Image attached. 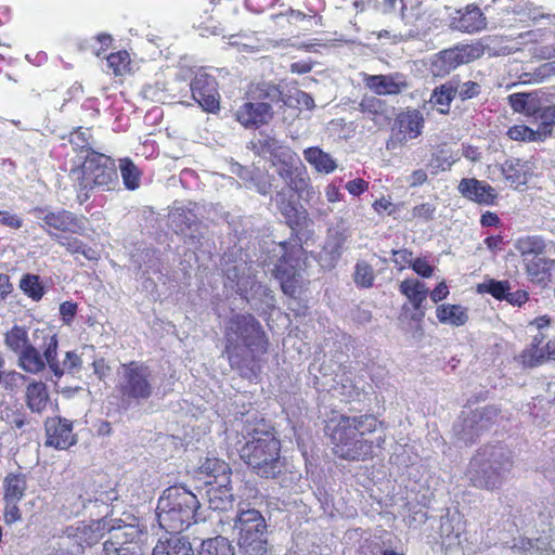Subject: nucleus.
Returning <instances> with one entry per match:
<instances>
[{"mask_svg": "<svg viewBox=\"0 0 555 555\" xmlns=\"http://www.w3.org/2000/svg\"><path fill=\"white\" fill-rule=\"evenodd\" d=\"M224 336L231 366L244 378H257L268 345L260 323L251 314H236L228 321Z\"/></svg>", "mask_w": 555, "mask_h": 555, "instance_id": "obj_1", "label": "nucleus"}, {"mask_svg": "<svg viewBox=\"0 0 555 555\" xmlns=\"http://www.w3.org/2000/svg\"><path fill=\"white\" fill-rule=\"evenodd\" d=\"M379 422L372 415L347 416L333 415L325 426L331 439L333 452L347 461H364L374 454V448H382L385 437L379 435L374 440L367 434L377 431Z\"/></svg>", "mask_w": 555, "mask_h": 555, "instance_id": "obj_2", "label": "nucleus"}, {"mask_svg": "<svg viewBox=\"0 0 555 555\" xmlns=\"http://www.w3.org/2000/svg\"><path fill=\"white\" fill-rule=\"evenodd\" d=\"M244 443L238 448L241 459L260 477L275 478L283 468L280 440L263 421L246 424L242 429Z\"/></svg>", "mask_w": 555, "mask_h": 555, "instance_id": "obj_3", "label": "nucleus"}, {"mask_svg": "<svg viewBox=\"0 0 555 555\" xmlns=\"http://www.w3.org/2000/svg\"><path fill=\"white\" fill-rule=\"evenodd\" d=\"M69 179L79 204L88 201L93 191H111L118 184L114 160L95 152L88 153L80 166L70 169Z\"/></svg>", "mask_w": 555, "mask_h": 555, "instance_id": "obj_4", "label": "nucleus"}, {"mask_svg": "<svg viewBox=\"0 0 555 555\" xmlns=\"http://www.w3.org/2000/svg\"><path fill=\"white\" fill-rule=\"evenodd\" d=\"M197 496L184 487H169L158 499L156 516L158 525L167 533H180L197 522Z\"/></svg>", "mask_w": 555, "mask_h": 555, "instance_id": "obj_5", "label": "nucleus"}, {"mask_svg": "<svg viewBox=\"0 0 555 555\" xmlns=\"http://www.w3.org/2000/svg\"><path fill=\"white\" fill-rule=\"evenodd\" d=\"M209 520L220 527L221 533L236 532L237 544L244 555H264L267 553V522L255 508L240 511L233 519L220 515Z\"/></svg>", "mask_w": 555, "mask_h": 555, "instance_id": "obj_6", "label": "nucleus"}, {"mask_svg": "<svg viewBox=\"0 0 555 555\" xmlns=\"http://www.w3.org/2000/svg\"><path fill=\"white\" fill-rule=\"evenodd\" d=\"M513 467L511 453L502 447H486L472 459L467 478L479 489L493 490L503 483Z\"/></svg>", "mask_w": 555, "mask_h": 555, "instance_id": "obj_7", "label": "nucleus"}, {"mask_svg": "<svg viewBox=\"0 0 555 555\" xmlns=\"http://www.w3.org/2000/svg\"><path fill=\"white\" fill-rule=\"evenodd\" d=\"M118 390L121 402L131 406L147 401L159 388L153 371L140 362L122 364L119 371Z\"/></svg>", "mask_w": 555, "mask_h": 555, "instance_id": "obj_8", "label": "nucleus"}, {"mask_svg": "<svg viewBox=\"0 0 555 555\" xmlns=\"http://www.w3.org/2000/svg\"><path fill=\"white\" fill-rule=\"evenodd\" d=\"M34 216L39 220V225L53 240L61 238V232L83 234L86 232L87 218L77 216L66 209L35 208Z\"/></svg>", "mask_w": 555, "mask_h": 555, "instance_id": "obj_9", "label": "nucleus"}, {"mask_svg": "<svg viewBox=\"0 0 555 555\" xmlns=\"http://www.w3.org/2000/svg\"><path fill=\"white\" fill-rule=\"evenodd\" d=\"M4 344L17 354L18 366L26 373H35L41 367V360L31 346V334L26 327L14 325L5 333Z\"/></svg>", "mask_w": 555, "mask_h": 555, "instance_id": "obj_10", "label": "nucleus"}, {"mask_svg": "<svg viewBox=\"0 0 555 555\" xmlns=\"http://www.w3.org/2000/svg\"><path fill=\"white\" fill-rule=\"evenodd\" d=\"M31 346L41 360V367L34 374H39L49 366L56 377L62 376L61 364L57 359L59 340L53 328L43 326L31 332Z\"/></svg>", "mask_w": 555, "mask_h": 555, "instance_id": "obj_11", "label": "nucleus"}, {"mask_svg": "<svg viewBox=\"0 0 555 555\" xmlns=\"http://www.w3.org/2000/svg\"><path fill=\"white\" fill-rule=\"evenodd\" d=\"M99 527V524L86 525L83 522L68 527L66 535L60 539L57 546H53L51 553L63 554L65 552L67 555H78L86 546H91L99 541L101 537Z\"/></svg>", "mask_w": 555, "mask_h": 555, "instance_id": "obj_12", "label": "nucleus"}, {"mask_svg": "<svg viewBox=\"0 0 555 555\" xmlns=\"http://www.w3.org/2000/svg\"><path fill=\"white\" fill-rule=\"evenodd\" d=\"M192 98L208 113H216L220 108V94L216 78L205 69L199 68L190 83Z\"/></svg>", "mask_w": 555, "mask_h": 555, "instance_id": "obj_13", "label": "nucleus"}, {"mask_svg": "<svg viewBox=\"0 0 555 555\" xmlns=\"http://www.w3.org/2000/svg\"><path fill=\"white\" fill-rule=\"evenodd\" d=\"M276 173L285 181L288 189L299 192L306 186L302 177L305 168L297 154L289 147L280 152V155L272 162Z\"/></svg>", "mask_w": 555, "mask_h": 555, "instance_id": "obj_14", "label": "nucleus"}, {"mask_svg": "<svg viewBox=\"0 0 555 555\" xmlns=\"http://www.w3.org/2000/svg\"><path fill=\"white\" fill-rule=\"evenodd\" d=\"M348 237V228L343 222L328 229L327 238L320 255V262L323 268L332 269L335 267Z\"/></svg>", "mask_w": 555, "mask_h": 555, "instance_id": "obj_15", "label": "nucleus"}, {"mask_svg": "<svg viewBox=\"0 0 555 555\" xmlns=\"http://www.w3.org/2000/svg\"><path fill=\"white\" fill-rule=\"evenodd\" d=\"M273 251L278 257L272 272L280 280L281 287L285 294L293 295L296 287L297 270L292 259L287 256V244L279 243L274 246Z\"/></svg>", "mask_w": 555, "mask_h": 555, "instance_id": "obj_16", "label": "nucleus"}, {"mask_svg": "<svg viewBox=\"0 0 555 555\" xmlns=\"http://www.w3.org/2000/svg\"><path fill=\"white\" fill-rule=\"evenodd\" d=\"M363 82L365 87L377 95H397L409 87L405 76L401 73L365 75Z\"/></svg>", "mask_w": 555, "mask_h": 555, "instance_id": "obj_17", "label": "nucleus"}, {"mask_svg": "<svg viewBox=\"0 0 555 555\" xmlns=\"http://www.w3.org/2000/svg\"><path fill=\"white\" fill-rule=\"evenodd\" d=\"M44 427L47 446L60 450H65L76 442L73 435L72 422L66 418L49 417L44 423Z\"/></svg>", "mask_w": 555, "mask_h": 555, "instance_id": "obj_18", "label": "nucleus"}, {"mask_svg": "<svg viewBox=\"0 0 555 555\" xmlns=\"http://www.w3.org/2000/svg\"><path fill=\"white\" fill-rule=\"evenodd\" d=\"M272 116V106L264 102H246L235 113L236 120L245 128H259Z\"/></svg>", "mask_w": 555, "mask_h": 555, "instance_id": "obj_19", "label": "nucleus"}, {"mask_svg": "<svg viewBox=\"0 0 555 555\" xmlns=\"http://www.w3.org/2000/svg\"><path fill=\"white\" fill-rule=\"evenodd\" d=\"M450 26L452 29L473 34L486 28L487 22L481 10L469 4L461 10H455L453 15H450Z\"/></svg>", "mask_w": 555, "mask_h": 555, "instance_id": "obj_20", "label": "nucleus"}, {"mask_svg": "<svg viewBox=\"0 0 555 555\" xmlns=\"http://www.w3.org/2000/svg\"><path fill=\"white\" fill-rule=\"evenodd\" d=\"M457 190L463 197L481 205H493L498 196L494 188L475 178L462 179Z\"/></svg>", "mask_w": 555, "mask_h": 555, "instance_id": "obj_21", "label": "nucleus"}, {"mask_svg": "<svg viewBox=\"0 0 555 555\" xmlns=\"http://www.w3.org/2000/svg\"><path fill=\"white\" fill-rule=\"evenodd\" d=\"M424 116L418 109L408 108L396 117L395 126L398 129L400 142H406L420 137L424 128Z\"/></svg>", "mask_w": 555, "mask_h": 555, "instance_id": "obj_22", "label": "nucleus"}, {"mask_svg": "<svg viewBox=\"0 0 555 555\" xmlns=\"http://www.w3.org/2000/svg\"><path fill=\"white\" fill-rule=\"evenodd\" d=\"M411 0L401 7V17L406 26L410 28L404 33H400L399 39H406L417 36L421 31L426 28V17L418 5L413 3ZM397 38V36H395Z\"/></svg>", "mask_w": 555, "mask_h": 555, "instance_id": "obj_23", "label": "nucleus"}, {"mask_svg": "<svg viewBox=\"0 0 555 555\" xmlns=\"http://www.w3.org/2000/svg\"><path fill=\"white\" fill-rule=\"evenodd\" d=\"M206 496L209 508L215 512H225L233 506L234 495L230 482L208 486Z\"/></svg>", "mask_w": 555, "mask_h": 555, "instance_id": "obj_24", "label": "nucleus"}, {"mask_svg": "<svg viewBox=\"0 0 555 555\" xmlns=\"http://www.w3.org/2000/svg\"><path fill=\"white\" fill-rule=\"evenodd\" d=\"M199 469L201 474L207 477V480L205 481L207 486L231 482V468L224 461L215 457L206 459Z\"/></svg>", "mask_w": 555, "mask_h": 555, "instance_id": "obj_25", "label": "nucleus"}, {"mask_svg": "<svg viewBox=\"0 0 555 555\" xmlns=\"http://www.w3.org/2000/svg\"><path fill=\"white\" fill-rule=\"evenodd\" d=\"M25 402L33 413L41 414L49 402L47 386L42 382H31L25 389Z\"/></svg>", "mask_w": 555, "mask_h": 555, "instance_id": "obj_26", "label": "nucleus"}, {"mask_svg": "<svg viewBox=\"0 0 555 555\" xmlns=\"http://www.w3.org/2000/svg\"><path fill=\"white\" fill-rule=\"evenodd\" d=\"M2 487L4 501H21L27 490V476L22 472L8 473Z\"/></svg>", "mask_w": 555, "mask_h": 555, "instance_id": "obj_27", "label": "nucleus"}, {"mask_svg": "<svg viewBox=\"0 0 555 555\" xmlns=\"http://www.w3.org/2000/svg\"><path fill=\"white\" fill-rule=\"evenodd\" d=\"M153 555H195V553L186 538L172 535L166 540H159L153 550Z\"/></svg>", "mask_w": 555, "mask_h": 555, "instance_id": "obj_28", "label": "nucleus"}, {"mask_svg": "<svg viewBox=\"0 0 555 555\" xmlns=\"http://www.w3.org/2000/svg\"><path fill=\"white\" fill-rule=\"evenodd\" d=\"M436 317L442 324L459 327L468 321V309L461 305L443 304L437 307Z\"/></svg>", "mask_w": 555, "mask_h": 555, "instance_id": "obj_29", "label": "nucleus"}, {"mask_svg": "<svg viewBox=\"0 0 555 555\" xmlns=\"http://www.w3.org/2000/svg\"><path fill=\"white\" fill-rule=\"evenodd\" d=\"M514 247L520 254L522 260H527L544 254L546 244L540 235H524L514 242Z\"/></svg>", "mask_w": 555, "mask_h": 555, "instance_id": "obj_30", "label": "nucleus"}, {"mask_svg": "<svg viewBox=\"0 0 555 555\" xmlns=\"http://www.w3.org/2000/svg\"><path fill=\"white\" fill-rule=\"evenodd\" d=\"M196 216L182 204L175 203L168 215L170 227L176 233H184L195 223Z\"/></svg>", "mask_w": 555, "mask_h": 555, "instance_id": "obj_31", "label": "nucleus"}, {"mask_svg": "<svg viewBox=\"0 0 555 555\" xmlns=\"http://www.w3.org/2000/svg\"><path fill=\"white\" fill-rule=\"evenodd\" d=\"M399 291L412 304L414 309H420L428 295L425 283L416 279H406L400 283Z\"/></svg>", "mask_w": 555, "mask_h": 555, "instance_id": "obj_32", "label": "nucleus"}, {"mask_svg": "<svg viewBox=\"0 0 555 555\" xmlns=\"http://www.w3.org/2000/svg\"><path fill=\"white\" fill-rule=\"evenodd\" d=\"M304 157L318 172L331 173L337 168L333 157L319 147L306 149Z\"/></svg>", "mask_w": 555, "mask_h": 555, "instance_id": "obj_33", "label": "nucleus"}, {"mask_svg": "<svg viewBox=\"0 0 555 555\" xmlns=\"http://www.w3.org/2000/svg\"><path fill=\"white\" fill-rule=\"evenodd\" d=\"M551 261L542 257H532L524 260L525 271L532 283L546 284L550 280L548 263Z\"/></svg>", "mask_w": 555, "mask_h": 555, "instance_id": "obj_34", "label": "nucleus"}, {"mask_svg": "<svg viewBox=\"0 0 555 555\" xmlns=\"http://www.w3.org/2000/svg\"><path fill=\"white\" fill-rule=\"evenodd\" d=\"M254 151L262 157H270L273 162L280 152L289 149L279 140L268 134H260V138L251 142Z\"/></svg>", "mask_w": 555, "mask_h": 555, "instance_id": "obj_35", "label": "nucleus"}, {"mask_svg": "<svg viewBox=\"0 0 555 555\" xmlns=\"http://www.w3.org/2000/svg\"><path fill=\"white\" fill-rule=\"evenodd\" d=\"M541 338L537 336L533 338L531 345L524 349L516 360L525 367H534L546 360L544 347H540Z\"/></svg>", "mask_w": 555, "mask_h": 555, "instance_id": "obj_36", "label": "nucleus"}, {"mask_svg": "<svg viewBox=\"0 0 555 555\" xmlns=\"http://www.w3.org/2000/svg\"><path fill=\"white\" fill-rule=\"evenodd\" d=\"M198 555H235V553L228 538L217 535L202 542Z\"/></svg>", "mask_w": 555, "mask_h": 555, "instance_id": "obj_37", "label": "nucleus"}, {"mask_svg": "<svg viewBox=\"0 0 555 555\" xmlns=\"http://www.w3.org/2000/svg\"><path fill=\"white\" fill-rule=\"evenodd\" d=\"M291 189L281 191L276 194V206L281 214L286 218L289 224L298 222L297 204L294 201V195Z\"/></svg>", "mask_w": 555, "mask_h": 555, "instance_id": "obj_38", "label": "nucleus"}, {"mask_svg": "<svg viewBox=\"0 0 555 555\" xmlns=\"http://www.w3.org/2000/svg\"><path fill=\"white\" fill-rule=\"evenodd\" d=\"M20 289L34 301H39L46 291L39 275L33 273L24 274L18 284Z\"/></svg>", "mask_w": 555, "mask_h": 555, "instance_id": "obj_39", "label": "nucleus"}, {"mask_svg": "<svg viewBox=\"0 0 555 555\" xmlns=\"http://www.w3.org/2000/svg\"><path fill=\"white\" fill-rule=\"evenodd\" d=\"M455 96V89H452V83L447 82L439 88H436L430 96V103L441 114L449 112L450 104Z\"/></svg>", "mask_w": 555, "mask_h": 555, "instance_id": "obj_40", "label": "nucleus"}, {"mask_svg": "<svg viewBox=\"0 0 555 555\" xmlns=\"http://www.w3.org/2000/svg\"><path fill=\"white\" fill-rule=\"evenodd\" d=\"M229 44L246 53H256L266 49V42L254 35H231Z\"/></svg>", "mask_w": 555, "mask_h": 555, "instance_id": "obj_41", "label": "nucleus"}, {"mask_svg": "<svg viewBox=\"0 0 555 555\" xmlns=\"http://www.w3.org/2000/svg\"><path fill=\"white\" fill-rule=\"evenodd\" d=\"M514 548L522 551L525 555H545L548 551L555 552V542L547 541L546 538L537 539L535 542L530 539H520Z\"/></svg>", "mask_w": 555, "mask_h": 555, "instance_id": "obj_42", "label": "nucleus"}, {"mask_svg": "<svg viewBox=\"0 0 555 555\" xmlns=\"http://www.w3.org/2000/svg\"><path fill=\"white\" fill-rule=\"evenodd\" d=\"M113 538L116 539V542L106 540L103 544V555H142L140 547L138 545H125V543L119 542L121 538L120 530H116L113 533Z\"/></svg>", "mask_w": 555, "mask_h": 555, "instance_id": "obj_43", "label": "nucleus"}, {"mask_svg": "<svg viewBox=\"0 0 555 555\" xmlns=\"http://www.w3.org/2000/svg\"><path fill=\"white\" fill-rule=\"evenodd\" d=\"M508 291H511V283L506 280L498 281L494 279H488L477 285L478 294H490L498 300H505Z\"/></svg>", "mask_w": 555, "mask_h": 555, "instance_id": "obj_44", "label": "nucleus"}, {"mask_svg": "<svg viewBox=\"0 0 555 555\" xmlns=\"http://www.w3.org/2000/svg\"><path fill=\"white\" fill-rule=\"evenodd\" d=\"M472 48L444 50L440 53V61L446 65L447 70L457 67L460 64L470 61L469 52Z\"/></svg>", "mask_w": 555, "mask_h": 555, "instance_id": "obj_45", "label": "nucleus"}, {"mask_svg": "<svg viewBox=\"0 0 555 555\" xmlns=\"http://www.w3.org/2000/svg\"><path fill=\"white\" fill-rule=\"evenodd\" d=\"M61 246H64L66 250L73 255L80 254L88 260L96 259V251L88 247L82 241L77 237L61 236L55 240Z\"/></svg>", "mask_w": 555, "mask_h": 555, "instance_id": "obj_46", "label": "nucleus"}, {"mask_svg": "<svg viewBox=\"0 0 555 555\" xmlns=\"http://www.w3.org/2000/svg\"><path fill=\"white\" fill-rule=\"evenodd\" d=\"M119 168L125 186L128 190L138 189L140 186L141 177L138 167L131 160L126 158L120 160Z\"/></svg>", "mask_w": 555, "mask_h": 555, "instance_id": "obj_47", "label": "nucleus"}, {"mask_svg": "<svg viewBox=\"0 0 555 555\" xmlns=\"http://www.w3.org/2000/svg\"><path fill=\"white\" fill-rule=\"evenodd\" d=\"M130 55L127 51H118L107 56V67L115 76H122L130 70Z\"/></svg>", "mask_w": 555, "mask_h": 555, "instance_id": "obj_48", "label": "nucleus"}, {"mask_svg": "<svg viewBox=\"0 0 555 555\" xmlns=\"http://www.w3.org/2000/svg\"><path fill=\"white\" fill-rule=\"evenodd\" d=\"M509 104L515 112L530 115L534 112V98L528 93H514L508 96Z\"/></svg>", "mask_w": 555, "mask_h": 555, "instance_id": "obj_49", "label": "nucleus"}, {"mask_svg": "<svg viewBox=\"0 0 555 555\" xmlns=\"http://www.w3.org/2000/svg\"><path fill=\"white\" fill-rule=\"evenodd\" d=\"M507 135L515 141H529L533 142L537 140L542 139V137H545L546 133L543 134L539 131H535L528 126L525 125H516L508 129Z\"/></svg>", "mask_w": 555, "mask_h": 555, "instance_id": "obj_50", "label": "nucleus"}, {"mask_svg": "<svg viewBox=\"0 0 555 555\" xmlns=\"http://www.w3.org/2000/svg\"><path fill=\"white\" fill-rule=\"evenodd\" d=\"M374 281L373 268L364 262H358L354 270V282L361 287H371Z\"/></svg>", "mask_w": 555, "mask_h": 555, "instance_id": "obj_51", "label": "nucleus"}, {"mask_svg": "<svg viewBox=\"0 0 555 555\" xmlns=\"http://www.w3.org/2000/svg\"><path fill=\"white\" fill-rule=\"evenodd\" d=\"M92 351H93V347H91V346H85L82 348L81 354H78L75 351H67L65 354V359L63 360L62 363H60L61 370H62V375L65 373V371L73 372L75 370L80 369V366L82 364L81 357L86 352H92Z\"/></svg>", "mask_w": 555, "mask_h": 555, "instance_id": "obj_52", "label": "nucleus"}, {"mask_svg": "<svg viewBox=\"0 0 555 555\" xmlns=\"http://www.w3.org/2000/svg\"><path fill=\"white\" fill-rule=\"evenodd\" d=\"M449 82L452 83V89H455V94H459L462 100L472 99L480 93V86L475 81L451 80Z\"/></svg>", "mask_w": 555, "mask_h": 555, "instance_id": "obj_53", "label": "nucleus"}, {"mask_svg": "<svg viewBox=\"0 0 555 555\" xmlns=\"http://www.w3.org/2000/svg\"><path fill=\"white\" fill-rule=\"evenodd\" d=\"M360 111L373 117L383 113L384 104L375 96H364L359 104Z\"/></svg>", "mask_w": 555, "mask_h": 555, "instance_id": "obj_54", "label": "nucleus"}, {"mask_svg": "<svg viewBox=\"0 0 555 555\" xmlns=\"http://www.w3.org/2000/svg\"><path fill=\"white\" fill-rule=\"evenodd\" d=\"M112 43V37L107 34H99L95 37H92L87 41V47L85 49H90L92 53L96 56H100L101 50H105Z\"/></svg>", "mask_w": 555, "mask_h": 555, "instance_id": "obj_55", "label": "nucleus"}, {"mask_svg": "<svg viewBox=\"0 0 555 555\" xmlns=\"http://www.w3.org/2000/svg\"><path fill=\"white\" fill-rule=\"evenodd\" d=\"M5 502V508H4V521L8 525L15 524L22 519V513L17 505L20 501H4Z\"/></svg>", "mask_w": 555, "mask_h": 555, "instance_id": "obj_56", "label": "nucleus"}, {"mask_svg": "<svg viewBox=\"0 0 555 555\" xmlns=\"http://www.w3.org/2000/svg\"><path fill=\"white\" fill-rule=\"evenodd\" d=\"M436 212V206L431 203H423L420 205H416L412 209V216L414 218L422 219L424 221H429L434 219Z\"/></svg>", "mask_w": 555, "mask_h": 555, "instance_id": "obj_57", "label": "nucleus"}, {"mask_svg": "<svg viewBox=\"0 0 555 555\" xmlns=\"http://www.w3.org/2000/svg\"><path fill=\"white\" fill-rule=\"evenodd\" d=\"M251 183L255 186L256 191L262 195H266L271 192L272 183L270 181L269 176L257 173L251 178Z\"/></svg>", "mask_w": 555, "mask_h": 555, "instance_id": "obj_58", "label": "nucleus"}, {"mask_svg": "<svg viewBox=\"0 0 555 555\" xmlns=\"http://www.w3.org/2000/svg\"><path fill=\"white\" fill-rule=\"evenodd\" d=\"M411 268L417 275L422 278H430L434 272V268L425 259L422 258H415Z\"/></svg>", "mask_w": 555, "mask_h": 555, "instance_id": "obj_59", "label": "nucleus"}, {"mask_svg": "<svg viewBox=\"0 0 555 555\" xmlns=\"http://www.w3.org/2000/svg\"><path fill=\"white\" fill-rule=\"evenodd\" d=\"M0 224L12 229H20L23 222L18 216L7 210H0Z\"/></svg>", "mask_w": 555, "mask_h": 555, "instance_id": "obj_60", "label": "nucleus"}, {"mask_svg": "<svg viewBox=\"0 0 555 555\" xmlns=\"http://www.w3.org/2000/svg\"><path fill=\"white\" fill-rule=\"evenodd\" d=\"M77 312V306L70 301H64L60 306V314L65 324H70Z\"/></svg>", "mask_w": 555, "mask_h": 555, "instance_id": "obj_61", "label": "nucleus"}, {"mask_svg": "<svg viewBox=\"0 0 555 555\" xmlns=\"http://www.w3.org/2000/svg\"><path fill=\"white\" fill-rule=\"evenodd\" d=\"M529 299V294L526 291H516L512 293L508 291L506 296V301L509 302L513 306L521 307L524 304H526Z\"/></svg>", "mask_w": 555, "mask_h": 555, "instance_id": "obj_62", "label": "nucleus"}, {"mask_svg": "<svg viewBox=\"0 0 555 555\" xmlns=\"http://www.w3.org/2000/svg\"><path fill=\"white\" fill-rule=\"evenodd\" d=\"M258 98H275L279 93V90L275 86L269 83L258 85L256 90L253 91Z\"/></svg>", "mask_w": 555, "mask_h": 555, "instance_id": "obj_63", "label": "nucleus"}, {"mask_svg": "<svg viewBox=\"0 0 555 555\" xmlns=\"http://www.w3.org/2000/svg\"><path fill=\"white\" fill-rule=\"evenodd\" d=\"M367 182H365L363 179H354L347 182L346 184L347 191L354 196H358L365 192L367 190Z\"/></svg>", "mask_w": 555, "mask_h": 555, "instance_id": "obj_64", "label": "nucleus"}]
</instances>
